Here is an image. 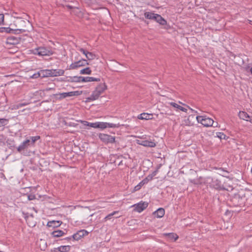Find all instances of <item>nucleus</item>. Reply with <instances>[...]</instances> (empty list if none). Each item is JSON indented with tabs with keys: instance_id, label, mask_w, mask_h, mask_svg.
Masks as SVG:
<instances>
[{
	"instance_id": "nucleus-1",
	"label": "nucleus",
	"mask_w": 252,
	"mask_h": 252,
	"mask_svg": "<svg viewBox=\"0 0 252 252\" xmlns=\"http://www.w3.org/2000/svg\"><path fill=\"white\" fill-rule=\"evenodd\" d=\"M232 205L234 206H241L246 201L248 204H252V192L247 191L245 193L241 192L234 194L231 199Z\"/></svg>"
},
{
	"instance_id": "nucleus-2",
	"label": "nucleus",
	"mask_w": 252,
	"mask_h": 252,
	"mask_svg": "<svg viewBox=\"0 0 252 252\" xmlns=\"http://www.w3.org/2000/svg\"><path fill=\"white\" fill-rule=\"evenodd\" d=\"M107 86L104 83L99 84L92 94L87 98V101H94L97 99L99 96L106 90Z\"/></svg>"
},
{
	"instance_id": "nucleus-3",
	"label": "nucleus",
	"mask_w": 252,
	"mask_h": 252,
	"mask_svg": "<svg viewBox=\"0 0 252 252\" xmlns=\"http://www.w3.org/2000/svg\"><path fill=\"white\" fill-rule=\"evenodd\" d=\"M31 53L39 56H50L53 54L54 52L50 48L40 46L31 50Z\"/></svg>"
},
{
	"instance_id": "nucleus-4",
	"label": "nucleus",
	"mask_w": 252,
	"mask_h": 252,
	"mask_svg": "<svg viewBox=\"0 0 252 252\" xmlns=\"http://www.w3.org/2000/svg\"><path fill=\"white\" fill-rule=\"evenodd\" d=\"M196 119L198 123L201 124L205 126L209 127L212 126L213 127H216L217 125L214 126V121L206 116H197L196 117Z\"/></svg>"
},
{
	"instance_id": "nucleus-5",
	"label": "nucleus",
	"mask_w": 252,
	"mask_h": 252,
	"mask_svg": "<svg viewBox=\"0 0 252 252\" xmlns=\"http://www.w3.org/2000/svg\"><path fill=\"white\" fill-rule=\"evenodd\" d=\"M98 137L105 144L113 143L115 142V137L108 134L100 133Z\"/></svg>"
},
{
	"instance_id": "nucleus-6",
	"label": "nucleus",
	"mask_w": 252,
	"mask_h": 252,
	"mask_svg": "<svg viewBox=\"0 0 252 252\" xmlns=\"http://www.w3.org/2000/svg\"><path fill=\"white\" fill-rule=\"evenodd\" d=\"M89 63L85 59H82L72 63L69 66V69H75L78 67L88 65Z\"/></svg>"
},
{
	"instance_id": "nucleus-7",
	"label": "nucleus",
	"mask_w": 252,
	"mask_h": 252,
	"mask_svg": "<svg viewBox=\"0 0 252 252\" xmlns=\"http://www.w3.org/2000/svg\"><path fill=\"white\" fill-rule=\"evenodd\" d=\"M78 95H79V93L78 91H72L70 92L59 93L56 94V95L59 96L58 98L59 99H62L67 97H71Z\"/></svg>"
},
{
	"instance_id": "nucleus-8",
	"label": "nucleus",
	"mask_w": 252,
	"mask_h": 252,
	"mask_svg": "<svg viewBox=\"0 0 252 252\" xmlns=\"http://www.w3.org/2000/svg\"><path fill=\"white\" fill-rule=\"evenodd\" d=\"M100 79L99 78H95L93 77H83L80 76L78 77V82H99Z\"/></svg>"
},
{
	"instance_id": "nucleus-9",
	"label": "nucleus",
	"mask_w": 252,
	"mask_h": 252,
	"mask_svg": "<svg viewBox=\"0 0 252 252\" xmlns=\"http://www.w3.org/2000/svg\"><path fill=\"white\" fill-rule=\"evenodd\" d=\"M21 38L14 36H9L6 38V43L9 45H16L20 43Z\"/></svg>"
},
{
	"instance_id": "nucleus-10",
	"label": "nucleus",
	"mask_w": 252,
	"mask_h": 252,
	"mask_svg": "<svg viewBox=\"0 0 252 252\" xmlns=\"http://www.w3.org/2000/svg\"><path fill=\"white\" fill-rule=\"evenodd\" d=\"M7 33H20L25 32L27 30L24 28H17L15 29H11L10 28H2Z\"/></svg>"
},
{
	"instance_id": "nucleus-11",
	"label": "nucleus",
	"mask_w": 252,
	"mask_h": 252,
	"mask_svg": "<svg viewBox=\"0 0 252 252\" xmlns=\"http://www.w3.org/2000/svg\"><path fill=\"white\" fill-rule=\"evenodd\" d=\"M148 203L144 202H140L137 204H135L133 205V206L135 207L134 210L136 212L140 213L148 207Z\"/></svg>"
},
{
	"instance_id": "nucleus-12",
	"label": "nucleus",
	"mask_w": 252,
	"mask_h": 252,
	"mask_svg": "<svg viewBox=\"0 0 252 252\" xmlns=\"http://www.w3.org/2000/svg\"><path fill=\"white\" fill-rule=\"evenodd\" d=\"M137 143L139 145H141L145 147L153 148L156 146V144L154 141H152L138 140Z\"/></svg>"
},
{
	"instance_id": "nucleus-13",
	"label": "nucleus",
	"mask_w": 252,
	"mask_h": 252,
	"mask_svg": "<svg viewBox=\"0 0 252 252\" xmlns=\"http://www.w3.org/2000/svg\"><path fill=\"white\" fill-rule=\"evenodd\" d=\"M88 232L85 230H81L72 235L73 238L75 240H80L84 236L87 235Z\"/></svg>"
},
{
	"instance_id": "nucleus-14",
	"label": "nucleus",
	"mask_w": 252,
	"mask_h": 252,
	"mask_svg": "<svg viewBox=\"0 0 252 252\" xmlns=\"http://www.w3.org/2000/svg\"><path fill=\"white\" fill-rule=\"evenodd\" d=\"M169 241H176L179 238L177 234L174 233H168L163 234Z\"/></svg>"
},
{
	"instance_id": "nucleus-15",
	"label": "nucleus",
	"mask_w": 252,
	"mask_h": 252,
	"mask_svg": "<svg viewBox=\"0 0 252 252\" xmlns=\"http://www.w3.org/2000/svg\"><path fill=\"white\" fill-rule=\"evenodd\" d=\"M47 71L49 72L48 74L49 75L54 76H62L64 73V71L63 69L54 70L53 71L48 70Z\"/></svg>"
},
{
	"instance_id": "nucleus-16",
	"label": "nucleus",
	"mask_w": 252,
	"mask_h": 252,
	"mask_svg": "<svg viewBox=\"0 0 252 252\" xmlns=\"http://www.w3.org/2000/svg\"><path fill=\"white\" fill-rule=\"evenodd\" d=\"M30 142L31 141L29 139H27L26 140L24 141L18 146L17 148V151L19 152H21L22 150H24L30 145Z\"/></svg>"
},
{
	"instance_id": "nucleus-17",
	"label": "nucleus",
	"mask_w": 252,
	"mask_h": 252,
	"mask_svg": "<svg viewBox=\"0 0 252 252\" xmlns=\"http://www.w3.org/2000/svg\"><path fill=\"white\" fill-rule=\"evenodd\" d=\"M62 223L61 221L59 220H51L48 222L47 225L49 227L53 228L59 227Z\"/></svg>"
},
{
	"instance_id": "nucleus-18",
	"label": "nucleus",
	"mask_w": 252,
	"mask_h": 252,
	"mask_svg": "<svg viewBox=\"0 0 252 252\" xmlns=\"http://www.w3.org/2000/svg\"><path fill=\"white\" fill-rule=\"evenodd\" d=\"M138 119L140 120H151L153 118V114L143 113L140 115H139L137 117Z\"/></svg>"
},
{
	"instance_id": "nucleus-19",
	"label": "nucleus",
	"mask_w": 252,
	"mask_h": 252,
	"mask_svg": "<svg viewBox=\"0 0 252 252\" xmlns=\"http://www.w3.org/2000/svg\"><path fill=\"white\" fill-rule=\"evenodd\" d=\"M155 21L161 25H165L167 23L166 21L161 17L159 14H157L155 18Z\"/></svg>"
},
{
	"instance_id": "nucleus-20",
	"label": "nucleus",
	"mask_w": 252,
	"mask_h": 252,
	"mask_svg": "<svg viewBox=\"0 0 252 252\" xmlns=\"http://www.w3.org/2000/svg\"><path fill=\"white\" fill-rule=\"evenodd\" d=\"M169 104H170L171 106L177 109V111L178 110H181L183 112H187V108L183 107L182 106L179 105V104L173 102H169Z\"/></svg>"
},
{
	"instance_id": "nucleus-21",
	"label": "nucleus",
	"mask_w": 252,
	"mask_h": 252,
	"mask_svg": "<svg viewBox=\"0 0 252 252\" xmlns=\"http://www.w3.org/2000/svg\"><path fill=\"white\" fill-rule=\"evenodd\" d=\"M164 209L162 208H158L154 213V215H155V216L158 218H162L164 215Z\"/></svg>"
},
{
	"instance_id": "nucleus-22",
	"label": "nucleus",
	"mask_w": 252,
	"mask_h": 252,
	"mask_svg": "<svg viewBox=\"0 0 252 252\" xmlns=\"http://www.w3.org/2000/svg\"><path fill=\"white\" fill-rule=\"evenodd\" d=\"M189 182L194 185H199L203 184L204 182V180L202 177H200L196 179H190Z\"/></svg>"
},
{
	"instance_id": "nucleus-23",
	"label": "nucleus",
	"mask_w": 252,
	"mask_h": 252,
	"mask_svg": "<svg viewBox=\"0 0 252 252\" xmlns=\"http://www.w3.org/2000/svg\"><path fill=\"white\" fill-rule=\"evenodd\" d=\"M238 116L240 119L248 121L249 119L250 118V116L248 115V114L245 111H240L238 114Z\"/></svg>"
},
{
	"instance_id": "nucleus-24",
	"label": "nucleus",
	"mask_w": 252,
	"mask_h": 252,
	"mask_svg": "<svg viewBox=\"0 0 252 252\" xmlns=\"http://www.w3.org/2000/svg\"><path fill=\"white\" fill-rule=\"evenodd\" d=\"M65 232L61 230H57L53 231L51 235L54 237H60L63 236L65 234Z\"/></svg>"
},
{
	"instance_id": "nucleus-25",
	"label": "nucleus",
	"mask_w": 252,
	"mask_h": 252,
	"mask_svg": "<svg viewBox=\"0 0 252 252\" xmlns=\"http://www.w3.org/2000/svg\"><path fill=\"white\" fill-rule=\"evenodd\" d=\"M211 186L217 189H221V182L217 179L212 180Z\"/></svg>"
},
{
	"instance_id": "nucleus-26",
	"label": "nucleus",
	"mask_w": 252,
	"mask_h": 252,
	"mask_svg": "<svg viewBox=\"0 0 252 252\" xmlns=\"http://www.w3.org/2000/svg\"><path fill=\"white\" fill-rule=\"evenodd\" d=\"M156 15H157V14H155V13H154L152 12H145L144 13L145 17L146 19H149V20H154L155 17H156Z\"/></svg>"
},
{
	"instance_id": "nucleus-27",
	"label": "nucleus",
	"mask_w": 252,
	"mask_h": 252,
	"mask_svg": "<svg viewBox=\"0 0 252 252\" xmlns=\"http://www.w3.org/2000/svg\"><path fill=\"white\" fill-rule=\"evenodd\" d=\"M70 246H61L58 247L56 249L60 252H67L70 250Z\"/></svg>"
},
{
	"instance_id": "nucleus-28",
	"label": "nucleus",
	"mask_w": 252,
	"mask_h": 252,
	"mask_svg": "<svg viewBox=\"0 0 252 252\" xmlns=\"http://www.w3.org/2000/svg\"><path fill=\"white\" fill-rule=\"evenodd\" d=\"M157 171H154L151 174L149 175L146 178H145L143 180L144 182L146 184H147L148 182L151 181L153 177L157 175Z\"/></svg>"
},
{
	"instance_id": "nucleus-29",
	"label": "nucleus",
	"mask_w": 252,
	"mask_h": 252,
	"mask_svg": "<svg viewBox=\"0 0 252 252\" xmlns=\"http://www.w3.org/2000/svg\"><path fill=\"white\" fill-rule=\"evenodd\" d=\"M118 211H114L113 212L108 214L107 216H106L103 220V222H106L107 220H110L112 219V217L118 214Z\"/></svg>"
},
{
	"instance_id": "nucleus-30",
	"label": "nucleus",
	"mask_w": 252,
	"mask_h": 252,
	"mask_svg": "<svg viewBox=\"0 0 252 252\" xmlns=\"http://www.w3.org/2000/svg\"><path fill=\"white\" fill-rule=\"evenodd\" d=\"M194 116L193 115H189L188 118L185 121V124L187 126H191L193 125V123L191 122L192 119H194Z\"/></svg>"
},
{
	"instance_id": "nucleus-31",
	"label": "nucleus",
	"mask_w": 252,
	"mask_h": 252,
	"mask_svg": "<svg viewBox=\"0 0 252 252\" xmlns=\"http://www.w3.org/2000/svg\"><path fill=\"white\" fill-rule=\"evenodd\" d=\"M92 72V70L90 67H86L80 71V74H90Z\"/></svg>"
},
{
	"instance_id": "nucleus-32",
	"label": "nucleus",
	"mask_w": 252,
	"mask_h": 252,
	"mask_svg": "<svg viewBox=\"0 0 252 252\" xmlns=\"http://www.w3.org/2000/svg\"><path fill=\"white\" fill-rule=\"evenodd\" d=\"M86 57L88 60H93L95 58L96 56L93 53L88 52L87 55H86Z\"/></svg>"
},
{
	"instance_id": "nucleus-33",
	"label": "nucleus",
	"mask_w": 252,
	"mask_h": 252,
	"mask_svg": "<svg viewBox=\"0 0 252 252\" xmlns=\"http://www.w3.org/2000/svg\"><path fill=\"white\" fill-rule=\"evenodd\" d=\"M120 126H121V125L119 124H113V123H106V128L107 127L118 128Z\"/></svg>"
},
{
	"instance_id": "nucleus-34",
	"label": "nucleus",
	"mask_w": 252,
	"mask_h": 252,
	"mask_svg": "<svg viewBox=\"0 0 252 252\" xmlns=\"http://www.w3.org/2000/svg\"><path fill=\"white\" fill-rule=\"evenodd\" d=\"M97 128L104 129L106 128V122H98Z\"/></svg>"
},
{
	"instance_id": "nucleus-35",
	"label": "nucleus",
	"mask_w": 252,
	"mask_h": 252,
	"mask_svg": "<svg viewBox=\"0 0 252 252\" xmlns=\"http://www.w3.org/2000/svg\"><path fill=\"white\" fill-rule=\"evenodd\" d=\"M216 136L217 137L220 139H225L226 136L222 132H218L216 133Z\"/></svg>"
},
{
	"instance_id": "nucleus-36",
	"label": "nucleus",
	"mask_w": 252,
	"mask_h": 252,
	"mask_svg": "<svg viewBox=\"0 0 252 252\" xmlns=\"http://www.w3.org/2000/svg\"><path fill=\"white\" fill-rule=\"evenodd\" d=\"M40 138V137L39 136H32V137H31V139L32 140L31 144H34L35 142L37 140H38V139H39Z\"/></svg>"
},
{
	"instance_id": "nucleus-37",
	"label": "nucleus",
	"mask_w": 252,
	"mask_h": 252,
	"mask_svg": "<svg viewBox=\"0 0 252 252\" xmlns=\"http://www.w3.org/2000/svg\"><path fill=\"white\" fill-rule=\"evenodd\" d=\"M26 221L28 224V225L30 226V227H33V226H34L35 225V222H30V218L29 217H27V219H26Z\"/></svg>"
},
{
	"instance_id": "nucleus-38",
	"label": "nucleus",
	"mask_w": 252,
	"mask_h": 252,
	"mask_svg": "<svg viewBox=\"0 0 252 252\" xmlns=\"http://www.w3.org/2000/svg\"><path fill=\"white\" fill-rule=\"evenodd\" d=\"M97 124H98V122H95V123H90L89 126L92 127H94V128H97V126H98Z\"/></svg>"
},
{
	"instance_id": "nucleus-39",
	"label": "nucleus",
	"mask_w": 252,
	"mask_h": 252,
	"mask_svg": "<svg viewBox=\"0 0 252 252\" xmlns=\"http://www.w3.org/2000/svg\"><path fill=\"white\" fill-rule=\"evenodd\" d=\"M97 124H98V122H95V123H90L89 126L92 127H94V128H97V126H98Z\"/></svg>"
},
{
	"instance_id": "nucleus-40",
	"label": "nucleus",
	"mask_w": 252,
	"mask_h": 252,
	"mask_svg": "<svg viewBox=\"0 0 252 252\" xmlns=\"http://www.w3.org/2000/svg\"><path fill=\"white\" fill-rule=\"evenodd\" d=\"M78 50L80 52L82 53L85 56L86 55H87V53H88V51L86 50L85 49L82 48H80Z\"/></svg>"
},
{
	"instance_id": "nucleus-41",
	"label": "nucleus",
	"mask_w": 252,
	"mask_h": 252,
	"mask_svg": "<svg viewBox=\"0 0 252 252\" xmlns=\"http://www.w3.org/2000/svg\"><path fill=\"white\" fill-rule=\"evenodd\" d=\"M4 22V15L0 14V25H2Z\"/></svg>"
},
{
	"instance_id": "nucleus-42",
	"label": "nucleus",
	"mask_w": 252,
	"mask_h": 252,
	"mask_svg": "<svg viewBox=\"0 0 252 252\" xmlns=\"http://www.w3.org/2000/svg\"><path fill=\"white\" fill-rule=\"evenodd\" d=\"M6 121L5 119H0V127L5 125V122Z\"/></svg>"
},
{
	"instance_id": "nucleus-43",
	"label": "nucleus",
	"mask_w": 252,
	"mask_h": 252,
	"mask_svg": "<svg viewBox=\"0 0 252 252\" xmlns=\"http://www.w3.org/2000/svg\"><path fill=\"white\" fill-rule=\"evenodd\" d=\"M40 76V73L39 72L35 73L33 74L31 77L32 78H37Z\"/></svg>"
},
{
	"instance_id": "nucleus-44",
	"label": "nucleus",
	"mask_w": 252,
	"mask_h": 252,
	"mask_svg": "<svg viewBox=\"0 0 252 252\" xmlns=\"http://www.w3.org/2000/svg\"><path fill=\"white\" fill-rule=\"evenodd\" d=\"M179 103H181V104H183V105H185L187 108H189L192 112H194V113H197V111H195V110H193L192 108H191L190 107H189V106H188V105H186V104H185L183 103H182V102H181V101H179Z\"/></svg>"
},
{
	"instance_id": "nucleus-45",
	"label": "nucleus",
	"mask_w": 252,
	"mask_h": 252,
	"mask_svg": "<svg viewBox=\"0 0 252 252\" xmlns=\"http://www.w3.org/2000/svg\"><path fill=\"white\" fill-rule=\"evenodd\" d=\"M79 122L84 126H89L90 123L87 121L80 120Z\"/></svg>"
},
{
	"instance_id": "nucleus-46",
	"label": "nucleus",
	"mask_w": 252,
	"mask_h": 252,
	"mask_svg": "<svg viewBox=\"0 0 252 252\" xmlns=\"http://www.w3.org/2000/svg\"><path fill=\"white\" fill-rule=\"evenodd\" d=\"M141 186L139 184L134 187V190L137 191L141 189Z\"/></svg>"
},
{
	"instance_id": "nucleus-47",
	"label": "nucleus",
	"mask_w": 252,
	"mask_h": 252,
	"mask_svg": "<svg viewBox=\"0 0 252 252\" xmlns=\"http://www.w3.org/2000/svg\"><path fill=\"white\" fill-rule=\"evenodd\" d=\"M146 183L144 182V180H143L141 182H140L139 184V185H140L141 187H142V186H143Z\"/></svg>"
},
{
	"instance_id": "nucleus-48",
	"label": "nucleus",
	"mask_w": 252,
	"mask_h": 252,
	"mask_svg": "<svg viewBox=\"0 0 252 252\" xmlns=\"http://www.w3.org/2000/svg\"><path fill=\"white\" fill-rule=\"evenodd\" d=\"M25 105H26V104H25V103H20L18 105L17 108H19L20 107H22V106H23Z\"/></svg>"
},
{
	"instance_id": "nucleus-49",
	"label": "nucleus",
	"mask_w": 252,
	"mask_h": 252,
	"mask_svg": "<svg viewBox=\"0 0 252 252\" xmlns=\"http://www.w3.org/2000/svg\"><path fill=\"white\" fill-rule=\"evenodd\" d=\"M28 198L29 200H32L34 198V196L32 195H29Z\"/></svg>"
},
{
	"instance_id": "nucleus-50",
	"label": "nucleus",
	"mask_w": 252,
	"mask_h": 252,
	"mask_svg": "<svg viewBox=\"0 0 252 252\" xmlns=\"http://www.w3.org/2000/svg\"><path fill=\"white\" fill-rule=\"evenodd\" d=\"M18 23H20V24H25V22L24 20H20L19 21H18Z\"/></svg>"
},
{
	"instance_id": "nucleus-51",
	"label": "nucleus",
	"mask_w": 252,
	"mask_h": 252,
	"mask_svg": "<svg viewBox=\"0 0 252 252\" xmlns=\"http://www.w3.org/2000/svg\"><path fill=\"white\" fill-rule=\"evenodd\" d=\"M248 121L250 122L252 124V117H250V118L249 119V120Z\"/></svg>"
},
{
	"instance_id": "nucleus-52",
	"label": "nucleus",
	"mask_w": 252,
	"mask_h": 252,
	"mask_svg": "<svg viewBox=\"0 0 252 252\" xmlns=\"http://www.w3.org/2000/svg\"><path fill=\"white\" fill-rule=\"evenodd\" d=\"M67 7L69 8V9H72L73 8V6H71V5H67Z\"/></svg>"
},
{
	"instance_id": "nucleus-53",
	"label": "nucleus",
	"mask_w": 252,
	"mask_h": 252,
	"mask_svg": "<svg viewBox=\"0 0 252 252\" xmlns=\"http://www.w3.org/2000/svg\"><path fill=\"white\" fill-rule=\"evenodd\" d=\"M250 71L251 73L252 74V67L250 68Z\"/></svg>"
},
{
	"instance_id": "nucleus-54",
	"label": "nucleus",
	"mask_w": 252,
	"mask_h": 252,
	"mask_svg": "<svg viewBox=\"0 0 252 252\" xmlns=\"http://www.w3.org/2000/svg\"><path fill=\"white\" fill-rule=\"evenodd\" d=\"M32 209H33V210H34V211H35V212L36 213H37V210H36L34 208H33H33H32Z\"/></svg>"
},
{
	"instance_id": "nucleus-55",
	"label": "nucleus",
	"mask_w": 252,
	"mask_h": 252,
	"mask_svg": "<svg viewBox=\"0 0 252 252\" xmlns=\"http://www.w3.org/2000/svg\"><path fill=\"white\" fill-rule=\"evenodd\" d=\"M249 23H250V24L252 25V21L250 20V21H249Z\"/></svg>"
},
{
	"instance_id": "nucleus-56",
	"label": "nucleus",
	"mask_w": 252,
	"mask_h": 252,
	"mask_svg": "<svg viewBox=\"0 0 252 252\" xmlns=\"http://www.w3.org/2000/svg\"><path fill=\"white\" fill-rule=\"evenodd\" d=\"M222 170L223 171H224V172H227V171H225V170L222 169Z\"/></svg>"
}]
</instances>
